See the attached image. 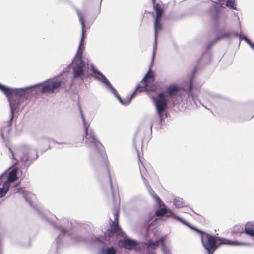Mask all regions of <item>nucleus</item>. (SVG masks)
I'll use <instances>...</instances> for the list:
<instances>
[{"label": "nucleus", "mask_w": 254, "mask_h": 254, "mask_svg": "<svg viewBox=\"0 0 254 254\" xmlns=\"http://www.w3.org/2000/svg\"><path fill=\"white\" fill-rule=\"evenodd\" d=\"M181 89L182 88L178 85L171 84L166 88L165 93L162 92L158 94L157 98H153L157 112L160 116L167 107V100L165 94L167 97H172L176 95Z\"/></svg>", "instance_id": "3"}, {"label": "nucleus", "mask_w": 254, "mask_h": 254, "mask_svg": "<svg viewBox=\"0 0 254 254\" xmlns=\"http://www.w3.org/2000/svg\"><path fill=\"white\" fill-rule=\"evenodd\" d=\"M226 5L230 8L236 10V4L235 0H227L226 2Z\"/></svg>", "instance_id": "20"}, {"label": "nucleus", "mask_w": 254, "mask_h": 254, "mask_svg": "<svg viewBox=\"0 0 254 254\" xmlns=\"http://www.w3.org/2000/svg\"><path fill=\"white\" fill-rule=\"evenodd\" d=\"M142 84L144 85L145 90L155 92L160 89L158 84L154 82V80H141Z\"/></svg>", "instance_id": "8"}, {"label": "nucleus", "mask_w": 254, "mask_h": 254, "mask_svg": "<svg viewBox=\"0 0 254 254\" xmlns=\"http://www.w3.org/2000/svg\"><path fill=\"white\" fill-rule=\"evenodd\" d=\"M167 213V210L164 208H161V209L156 211L155 215L157 216L162 217L164 216Z\"/></svg>", "instance_id": "22"}, {"label": "nucleus", "mask_w": 254, "mask_h": 254, "mask_svg": "<svg viewBox=\"0 0 254 254\" xmlns=\"http://www.w3.org/2000/svg\"><path fill=\"white\" fill-rule=\"evenodd\" d=\"M17 179V177L16 175V172L12 171L9 173L8 176V180L6 182H8L9 184L10 183H12L15 181Z\"/></svg>", "instance_id": "16"}, {"label": "nucleus", "mask_w": 254, "mask_h": 254, "mask_svg": "<svg viewBox=\"0 0 254 254\" xmlns=\"http://www.w3.org/2000/svg\"><path fill=\"white\" fill-rule=\"evenodd\" d=\"M9 150H10V151L11 152V153L12 154V157H14V153L12 152V150L10 148H9Z\"/></svg>", "instance_id": "33"}, {"label": "nucleus", "mask_w": 254, "mask_h": 254, "mask_svg": "<svg viewBox=\"0 0 254 254\" xmlns=\"http://www.w3.org/2000/svg\"><path fill=\"white\" fill-rule=\"evenodd\" d=\"M146 245L148 248H150L152 250H155L158 247L159 244L157 240L155 241L149 240L146 244Z\"/></svg>", "instance_id": "17"}, {"label": "nucleus", "mask_w": 254, "mask_h": 254, "mask_svg": "<svg viewBox=\"0 0 254 254\" xmlns=\"http://www.w3.org/2000/svg\"><path fill=\"white\" fill-rule=\"evenodd\" d=\"M222 38V37H217L216 39H215V41H218L220 39H221Z\"/></svg>", "instance_id": "32"}, {"label": "nucleus", "mask_w": 254, "mask_h": 254, "mask_svg": "<svg viewBox=\"0 0 254 254\" xmlns=\"http://www.w3.org/2000/svg\"><path fill=\"white\" fill-rule=\"evenodd\" d=\"M121 229L119 226L118 222L113 221L111 225V229L109 230L111 234L113 235L114 233L120 232Z\"/></svg>", "instance_id": "13"}, {"label": "nucleus", "mask_w": 254, "mask_h": 254, "mask_svg": "<svg viewBox=\"0 0 254 254\" xmlns=\"http://www.w3.org/2000/svg\"><path fill=\"white\" fill-rule=\"evenodd\" d=\"M64 234H65L66 233V231L65 230L64 231Z\"/></svg>", "instance_id": "35"}, {"label": "nucleus", "mask_w": 254, "mask_h": 254, "mask_svg": "<svg viewBox=\"0 0 254 254\" xmlns=\"http://www.w3.org/2000/svg\"><path fill=\"white\" fill-rule=\"evenodd\" d=\"M155 78L154 72L150 69L145 75L143 77L142 79H154Z\"/></svg>", "instance_id": "19"}, {"label": "nucleus", "mask_w": 254, "mask_h": 254, "mask_svg": "<svg viewBox=\"0 0 254 254\" xmlns=\"http://www.w3.org/2000/svg\"><path fill=\"white\" fill-rule=\"evenodd\" d=\"M119 212L117 210L114 213V221L118 222L119 220Z\"/></svg>", "instance_id": "27"}, {"label": "nucleus", "mask_w": 254, "mask_h": 254, "mask_svg": "<svg viewBox=\"0 0 254 254\" xmlns=\"http://www.w3.org/2000/svg\"><path fill=\"white\" fill-rule=\"evenodd\" d=\"M138 89H139V87H137L136 88V90L131 94V95L130 96V99L129 100L128 102H129L131 100V98H133L135 94H136V92H137V91L138 90Z\"/></svg>", "instance_id": "28"}, {"label": "nucleus", "mask_w": 254, "mask_h": 254, "mask_svg": "<svg viewBox=\"0 0 254 254\" xmlns=\"http://www.w3.org/2000/svg\"><path fill=\"white\" fill-rule=\"evenodd\" d=\"M180 221L201 235L202 245L207 251H215L221 245L236 246L245 245L246 244L245 243L233 241L227 239L213 236L193 227L190 224L188 223L185 220L181 219Z\"/></svg>", "instance_id": "2"}, {"label": "nucleus", "mask_w": 254, "mask_h": 254, "mask_svg": "<svg viewBox=\"0 0 254 254\" xmlns=\"http://www.w3.org/2000/svg\"><path fill=\"white\" fill-rule=\"evenodd\" d=\"M166 236H162L158 240H157L159 245L161 244L162 248H164L165 246V241L166 240Z\"/></svg>", "instance_id": "23"}, {"label": "nucleus", "mask_w": 254, "mask_h": 254, "mask_svg": "<svg viewBox=\"0 0 254 254\" xmlns=\"http://www.w3.org/2000/svg\"><path fill=\"white\" fill-rule=\"evenodd\" d=\"M151 254H156L155 253H152Z\"/></svg>", "instance_id": "36"}, {"label": "nucleus", "mask_w": 254, "mask_h": 254, "mask_svg": "<svg viewBox=\"0 0 254 254\" xmlns=\"http://www.w3.org/2000/svg\"><path fill=\"white\" fill-rule=\"evenodd\" d=\"M0 89L6 95L9 102L11 103L15 96H21L22 90L12 89L0 84Z\"/></svg>", "instance_id": "6"}, {"label": "nucleus", "mask_w": 254, "mask_h": 254, "mask_svg": "<svg viewBox=\"0 0 254 254\" xmlns=\"http://www.w3.org/2000/svg\"><path fill=\"white\" fill-rule=\"evenodd\" d=\"M85 134L86 139L90 140V141L96 147L97 150H98L100 153L103 155L105 153L104 147L103 145L98 141L94 133H91L88 134V128L86 127Z\"/></svg>", "instance_id": "5"}, {"label": "nucleus", "mask_w": 254, "mask_h": 254, "mask_svg": "<svg viewBox=\"0 0 254 254\" xmlns=\"http://www.w3.org/2000/svg\"><path fill=\"white\" fill-rule=\"evenodd\" d=\"M119 244L126 249L132 250L137 245V243L132 239H125L120 240Z\"/></svg>", "instance_id": "9"}, {"label": "nucleus", "mask_w": 254, "mask_h": 254, "mask_svg": "<svg viewBox=\"0 0 254 254\" xmlns=\"http://www.w3.org/2000/svg\"><path fill=\"white\" fill-rule=\"evenodd\" d=\"M61 81L54 82L50 84L45 85L42 86L41 93L45 94H52L55 90L58 88L61 85Z\"/></svg>", "instance_id": "7"}, {"label": "nucleus", "mask_w": 254, "mask_h": 254, "mask_svg": "<svg viewBox=\"0 0 254 254\" xmlns=\"http://www.w3.org/2000/svg\"><path fill=\"white\" fill-rule=\"evenodd\" d=\"M106 86L108 88V89L112 92L113 93L115 96L118 98V99L122 103L124 104L123 100H122V98L119 95V94L117 93V91L115 90V89L112 86L111 84L109 82V80H102Z\"/></svg>", "instance_id": "10"}, {"label": "nucleus", "mask_w": 254, "mask_h": 254, "mask_svg": "<svg viewBox=\"0 0 254 254\" xmlns=\"http://www.w3.org/2000/svg\"><path fill=\"white\" fill-rule=\"evenodd\" d=\"M153 4V10L155 11V15L154 17V29L155 40L156 41L158 32L161 31L163 27L162 22V18L164 9L162 5L159 3H155V0H152Z\"/></svg>", "instance_id": "4"}, {"label": "nucleus", "mask_w": 254, "mask_h": 254, "mask_svg": "<svg viewBox=\"0 0 254 254\" xmlns=\"http://www.w3.org/2000/svg\"><path fill=\"white\" fill-rule=\"evenodd\" d=\"M215 251H209L208 252V254H213Z\"/></svg>", "instance_id": "31"}, {"label": "nucleus", "mask_w": 254, "mask_h": 254, "mask_svg": "<svg viewBox=\"0 0 254 254\" xmlns=\"http://www.w3.org/2000/svg\"><path fill=\"white\" fill-rule=\"evenodd\" d=\"M10 184L8 182H4L3 184V187L0 188V198H2L5 195L9 190Z\"/></svg>", "instance_id": "14"}, {"label": "nucleus", "mask_w": 254, "mask_h": 254, "mask_svg": "<svg viewBox=\"0 0 254 254\" xmlns=\"http://www.w3.org/2000/svg\"><path fill=\"white\" fill-rule=\"evenodd\" d=\"M197 67L196 66L195 67V68L193 69V74L194 75L195 74V73L197 72Z\"/></svg>", "instance_id": "30"}, {"label": "nucleus", "mask_w": 254, "mask_h": 254, "mask_svg": "<svg viewBox=\"0 0 254 254\" xmlns=\"http://www.w3.org/2000/svg\"><path fill=\"white\" fill-rule=\"evenodd\" d=\"M174 204H175V205H176L177 206H179L180 205L179 201L178 200H177L176 199H175L174 200Z\"/></svg>", "instance_id": "29"}, {"label": "nucleus", "mask_w": 254, "mask_h": 254, "mask_svg": "<svg viewBox=\"0 0 254 254\" xmlns=\"http://www.w3.org/2000/svg\"><path fill=\"white\" fill-rule=\"evenodd\" d=\"M245 232L250 236L254 237V224L247 223L245 225Z\"/></svg>", "instance_id": "12"}, {"label": "nucleus", "mask_w": 254, "mask_h": 254, "mask_svg": "<svg viewBox=\"0 0 254 254\" xmlns=\"http://www.w3.org/2000/svg\"><path fill=\"white\" fill-rule=\"evenodd\" d=\"M113 202L114 205H116L120 203V198L118 192H112Z\"/></svg>", "instance_id": "21"}, {"label": "nucleus", "mask_w": 254, "mask_h": 254, "mask_svg": "<svg viewBox=\"0 0 254 254\" xmlns=\"http://www.w3.org/2000/svg\"><path fill=\"white\" fill-rule=\"evenodd\" d=\"M138 160H139V166L140 171L141 172V174L142 176L145 175V176H147V175L148 174V171L146 169V166L147 164H146L145 160H142L138 155Z\"/></svg>", "instance_id": "11"}, {"label": "nucleus", "mask_w": 254, "mask_h": 254, "mask_svg": "<svg viewBox=\"0 0 254 254\" xmlns=\"http://www.w3.org/2000/svg\"><path fill=\"white\" fill-rule=\"evenodd\" d=\"M243 229L242 227H240L239 226L236 225L233 227V231H234V233H242L243 232Z\"/></svg>", "instance_id": "25"}, {"label": "nucleus", "mask_w": 254, "mask_h": 254, "mask_svg": "<svg viewBox=\"0 0 254 254\" xmlns=\"http://www.w3.org/2000/svg\"><path fill=\"white\" fill-rule=\"evenodd\" d=\"M106 254H116V251L114 247H111L108 248L106 249Z\"/></svg>", "instance_id": "24"}, {"label": "nucleus", "mask_w": 254, "mask_h": 254, "mask_svg": "<svg viewBox=\"0 0 254 254\" xmlns=\"http://www.w3.org/2000/svg\"><path fill=\"white\" fill-rule=\"evenodd\" d=\"M148 191L150 195L158 203H160L161 201L160 198L158 196L151 187H149Z\"/></svg>", "instance_id": "18"}, {"label": "nucleus", "mask_w": 254, "mask_h": 254, "mask_svg": "<svg viewBox=\"0 0 254 254\" xmlns=\"http://www.w3.org/2000/svg\"><path fill=\"white\" fill-rule=\"evenodd\" d=\"M79 19L82 27V37L80 46L76 57L73 60L72 62L67 67L65 72H67L68 69L71 68L73 76L76 79L88 78L92 76L96 78V79H107L102 73L95 69L94 65L92 64H90V67H88V68L92 71L93 75L89 73L88 70L86 69L85 63L82 59V51H81V46L83 44L85 36V24L84 17L81 14H79Z\"/></svg>", "instance_id": "1"}, {"label": "nucleus", "mask_w": 254, "mask_h": 254, "mask_svg": "<svg viewBox=\"0 0 254 254\" xmlns=\"http://www.w3.org/2000/svg\"><path fill=\"white\" fill-rule=\"evenodd\" d=\"M193 90L192 80H190L189 86L187 89H184V91H187L188 93H191Z\"/></svg>", "instance_id": "26"}, {"label": "nucleus", "mask_w": 254, "mask_h": 254, "mask_svg": "<svg viewBox=\"0 0 254 254\" xmlns=\"http://www.w3.org/2000/svg\"><path fill=\"white\" fill-rule=\"evenodd\" d=\"M12 118L13 115L12 114L11 118L9 122L7 124L6 126L3 127L2 128L1 134L3 138H4L5 131H6L7 133H9L10 131Z\"/></svg>", "instance_id": "15"}, {"label": "nucleus", "mask_w": 254, "mask_h": 254, "mask_svg": "<svg viewBox=\"0 0 254 254\" xmlns=\"http://www.w3.org/2000/svg\"><path fill=\"white\" fill-rule=\"evenodd\" d=\"M110 185H111V188H112V182H111V180H110Z\"/></svg>", "instance_id": "34"}]
</instances>
